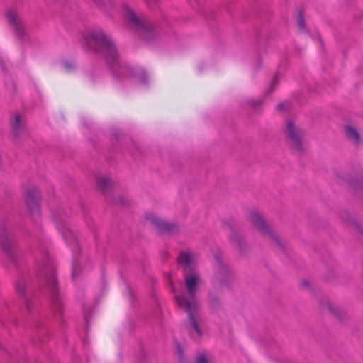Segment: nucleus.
<instances>
[{
    "label": "nucleus",
    "instance_id": "423d86ee",
    "mask_svg": "<svg viewBox=\"0 0 363 363\" xmlns=\"http://www.w3.org/2000/svg\"><path fill=\"white\" fill-rule=\"evenodd\" d=\"M146 218L149 220L154 226L160 230L163 231H171L174 226L164 221V220L159 218L157 215L149 213L146 215Z\"/></svg>",
    "mask_w": 363,
    "mask_h": 363
},
{
    "label": "nucleus",
    "instance_id": "f03ea898",
    "mask_svg": "<svg viewBox=\"0 0 363 363\" xmlns=\"http://www.w3.org/2000/svg\"><path fill=\"white\" fill-rule=\"evenodd\" d=\"M84 45L93 50H103L106 59L113 62L118 57L115 45L110 37L101 30H93L84 38Z\"/></svg>",
    "mask_w": 363,
    "mask_h": 363
},
{
    "label": "nucleus",
    "instance_id": "6e6552de",
    "mask_svg": "<svg viewBox=\"0 0 363 363\" xmlns=\"http://www.w3.org/2000/svg\"><path fill=\"white\" fill-rule=\"evenodd\" d=\"M122 13L124 18L133 25L139 26L141 25L140 18L135 14V13L128 5H123L122 7Z\"/></svg>",
    "mask_w": 363,
    "mask_h": 363
},
{
    "label": "nucleus",
    "instance_id": "7ed1b4c3",
    "mask_svg": "<svg viewBox=\"0 0 363 363\" xmlns=\"http://www.w3.org/2000/svg\"><path fill=\"white\" fill-rule=\"evenodd\" d=\"M284 135L291 147L297 152L303 150L305 144V133L296 123L288 119L284 129Z\"/></svg>",
    "mask_w": 363,
    "mask_h": 363
},
{
    "label": "nucleus",
    "instance_id": "6ab92c4d",
    "mask_svg": "<svg viewBox=\"0 0 363 363\" xmlns=\"http://www.w3.org/2000/svg\"><path fill=\"white\" fill-rule=\"evenodd\" d=\"M287 104H285V103H281V104H279L278 106H277V108L279 110H282V108H284L285 106H286Z\"/></svg>",
    "mask_w": 363,
    "mask_h": 363
},
{
    "label": "nucleus",
    "instance_id": "b1692460",
    "mask_svg": "<svg viewBox=\"0 0 363 363\" xmlns=\"http://www.w3.org/2000/svg\"><path fill=\"white\" fill-rule=\"evenodd\" d=\"M302 284H306V281H303Z\"/></svg>",
    "mask_w": 363,
    "mask_h": 363
},
{
    "label": "nucleus",
    "instance_id": "9d476101",
    "mask_svg": "<svg viewBox=\"0 0 363 363\" xmlns=\"http://www.w3.org/2000/svg\"><path fill=\"white\" fill-rule=\"evenodd\" d=\"M11 125L13 134L18 136L24 128V121L18 114H14L11 121Z\"/></svg>",
    "mask_w": 363,
    "mask_h": 363
},
{
    "label": "nucleus",
    "instance_id": "4be33fe9",
    "mask_svg": "<svg viewBox=\"0 0 363 363\" xmlns=\"http://www.w3.org/2000/svg\"><path fill=\"white\" fill-rule=\"evenodd\" d=\"M66 67H67V70H70L71 69V67H72L71 65H67Z\"/></svg>",
    "mask_w": 363,
    "mask_h": 363
},
{
    "label": "nucleus",
    "instance_id": "412c9836",
    "mask_svg": "<svg viewBox=\"0 0 363 363\" xmlns=\"http://www.w3.org/2000/svg\"><path fill=\"white\" fill-rule=\"evenodd\" d=\"M328 309H329L331 312H333V306H332V305H331L330 303H328Z\"/></svg>",
    "mask_w": 363,
    "mask_h": 363
},
{
    "label": "nucleus",
    "instance_id": "f8f14e48",
    "mask_svg": "<svg viewBox=\"0 0 363 363\" xmlns=\"http://www.w3.org/2000/svg\"><path fill=\"white\" fill-rule=\"evenodd\" d=\"M9 22L12 24L16 30L18 31L19 28V18L18 15L16 11H10L6 14Z\"/></svg>",
    "mask_w": 363,
    "mask_h": 363
},
{
    "label": "nucleus",
    "instance_id": "2eb2a0df",
    "mask_svg": "<svg viewBox=\"0 0 363 363\" xmlns=\"http://www.w3.org/2000/svg\"><path fill=\"white\" fill-rule=\"evenodd\" d=\"M110 182V179L108 177L100 176L97 178L98 186L102 190H105L109 186Z\"/></svg>",
    "mask_w": 363,
    "mask_h": 363
},
{
    "label": "nucleus",
    "instance_id": "5701e85b",
    "mask_svg": "<svg viewBox=\"0 0 363 363\" xmlns=\"http://www.w3.org/2000/svg\"><path fill=\"white\" fill-rule=\"evenodd\" d=\"M276 83V79H274L272 84V86H274V84Z\"/></svg>",
    "mask_w": 363,
    "mask_h": 363
},
{
    "label": "nucleus",
    "instance_id": "1a4fd4ad",
    "mask_svg": "<svg viewBox=\"0 0 363 363\" xmlns=\"http://www.w3.org/2000/svg\"><path fill=\"white\" fill-rule=\"evenodd\" d=\"M229 274L228 267L224 264L219 263L214 274V281L216 282L224 281Z\"/></svg>",
    "mask_w": 363,
    "mask_h": 363
},
{
    "label": "nucleus",
    "instance_id": "f3484780",
    "mask_svg": "<svg viewBox=\"0 0 363 363\" xmlns=\"http://www.w3.org/2000/svg\"><path fill=\"white\" fill-rule=\"evenodd\" d=\"M298 25L301 30H303L305 29V23L303 16L301 14L298 18Z\"/></svg>",
    "mask_w": 363,
    "mask_h": 363
},
{
    "label": "nucleus",
    "instance_id": "f257e3e1",
    "mask_svg": "<svg viewBox=\"0 0 363 363\" xmlns=\"http://www.w3.org/2000/svg\"><path fill=\"white\" fill-rule=\"evenodd\" d=\"M177 262L182 268L186 294L176 296L175 301L177 306L187 313L191 327L200 337L202 336V331L199 327L202 315L200 304L196 298V291L202 279L200 274L194 268L196 257L190 252H184L178 257Z\"/></svg>",
    "mask_w": 363,
    "mask_h": 363
},
{
    "label": "nucleus",
    "instance_id": "20e7f679",
    "mask_svg": "<svg viewBox=\"0 0 363 363\" xmlns=\"http://www.w3.org/2000/svg\"><path fill=\"white\" fill-rule=\"evenodd\" d=\"M247 219L264 236L279 242V240L278 238L272 231L270 225L266 222L261 213L257 211H251L248 214Z\"/></svg>",
    "mask_w": 363,
    "mask_h": 363
},
{
    "label": "nucleus",
    "instance_id": "39448f33",
    "mask_svg": "<svg viewBox=\"0 0 363 363\" xmlns=\"http://www.w3.org/2000/svg\"><path fill=\"white\" fill-rule=\"evenodd\" d=\"M14 244V238L11 231L6 226L0 227V245L9 252Z\"/></svg>",
    "mask_w": 363,
    "mask_h": 363
},
{
    "label": "nucleus",
    "instance_id": "393cba45",
    "mask_svg": "<svg viewBox=\"0 0 363 363\" xmlns=\"http://www.w3.org/2000/svg\"><path fill=\"white\" fill-rule=\"evenodd\" d=\"M362 189H363V184H362Z\"/></svg>",
    "mask_w": 363,
    "mask_h": 363
},
{
    "label": "nucleus",
    "instance_id": "ddd939ff",
    "mask_svg": "<svg viewBox=\"0 0 363 363\" xmlns=\"http://www.w3.org/2000/svg\"><path fill=\"white\" fill-rule=\"evenodd\" d=\"M47 281L48 287L50 291V295L54 299L57 294V287L55 275L52 274Z\"/></svg>",
    "mask_w": 363,
    "mask_h": 363
},
{
    "label": "nucleus",
    "instance_id": "a211bd4d",
    "mask_svg": "<svg viewBox=\"0 0 363 363\" xmlns=\"http://www.w3.org/2000/svg\"><path fill=\"white\" fill-rule=\"evenodd\" d=\"M196 363H208V362L204 355L201 354L198 357Z\"/></svg>",
    "mask_w": 363,
    "mask_h": 363
},
{
    "label": "nucleus",
    "instance_id": "4468645a",
    "mask_svg": "<svg viewBox=\"0 0 363 363\" xmlns=\"http://www.w3.org/2000/svg\"><path fill=\"white\" fill-rule=\"evenodd\" d=\"M62 233L66 242H69V243L76 245V248L79 250V246L77 245V239L75 235L73 234L72 231L69 229H65L64 231L62 230Z\"/></svg>",
    "mask_w": 363,
    "mask_h": 363
},
{
    "label": "nucleus",
    "instance_id": "0eeeda50",
    "mask_svg": "<svg viewBox=\"0 0 363 363\" xmlns=\"http://www.w3.org/2000/svg\"><path fill=\"white\" fill-rule=\"evenodd\" d=\"M345 135L354 145L359 146L362 143V138L357 129L350 125L345 126Z\"/></svg>",
    "mask_w": 363,
    "mask_h": 363
},
{
    "label": "nucleus",
    "instance_id": "9b49d317",
    "mask_svg": "<svg viewBox=\"0 0 363 363\" xmlns=\"http://www.w3.org/2000/svg\"><path fill=\"white\" fill-rule=\"evenodd\" d=\"M26 203L32 216L38 218L40 215V207L37 200L29 194Z\"/></svg>",
    "mask_w": 363,
    "mask_h": 363
},
{
    "label": "nucleus",
    "instance_id": "dca6fc26",
    "mask_svg": "<svg viewBox=\"0 0 363 363\" xmlns=\"http://www.w3.org/2000/svg\"><path fill=\"white\" fill-rule=\"evenodd\" d=\"M26 287V284L23 280L19 281L16 284V289L19 293H23Z\"/></svg>",
    "mask_w": 363,
    "mask_h": 363
},
{
    "label": "nucleus",
    "instance_id": "aec40b11",
    "mask_svg": "<svg viewBox=\"0 0 363 363\" xmlns=\"http://www.w3.org/2000/svg\"><path fill=\"white\" fill-rule=\"evenodd\" d=\"M76 273H77L76 268H75V267L73 266V267H72V275L75 276Z\"/></svg>",
    "mask_w": 363,
    "mask_h": 363
}]
</instances>
